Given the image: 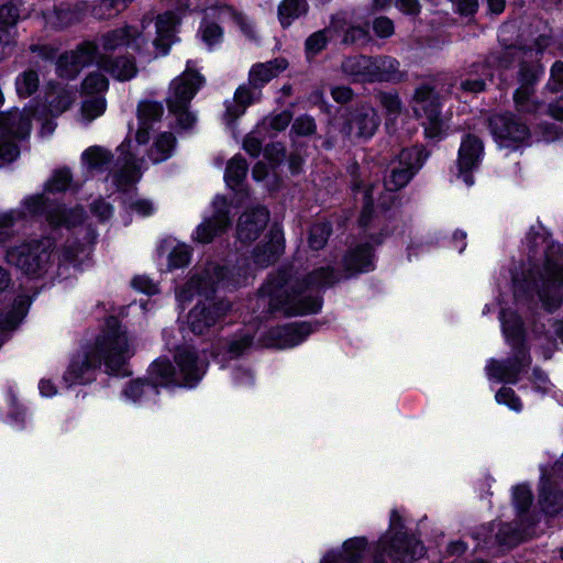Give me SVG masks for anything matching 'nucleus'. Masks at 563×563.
Listing matches in <instances>:
<instances>
[{
    "instance_id": "nucleus-16",
    "label": "nucleus",
    "mask_w": 563,
    "mask_h": 563,
    "mask_svg": "<svg viewBox=\"0 0 563 563\" xmlns=\"http://www.w3.org/2000/svg\"><path fill=\"white\" fill-rule=\"evenodd\" d=\"M380 123L377 111L368 106L362 104L350 112L344 132L350 137L369 139Z\"/></svg>"
},
{
    "instance_id": "nucleus-46",
    "label": "nucleus",
    "mask_w": 563,
    "mask_h": 563,
    "mask_svg": "<svg viewBox=\"0 0 563 563\" xmlns=\"http://www.w3.org/2000/svg\"><path fill=\"white\" fill-rule=\"evenodd\" d=\"M331 234V227L327 223H316L309 232V246L312 250H321L328 242Z\"/></svg>"
},
{
    "instance_id": "nucleus-47",
    "label": "nucleus",
    "mask_w": 563,
    "mask_h": 563,
    "mask_svg": "<svg viewBox=\"0 0 563 563\" xmlns=\"http://www.w3.org/2000/svg\"><path fill=\"white\" fill-rule=\"evenodd\" d=\"M141 177V167L133 155L125 157L124 165L118 174L120 183L132 184Z\"/></svg>"
},
{
    "instance_id": "nucleus-24",
    "label": "nucleus",
    "mask_w": 563,
    "mask_h": 563,
    "mask_svg": "<svg viewBox=\"0 0 563 563\" xmlns=\"http://www.w3.org/2000/svg\"><path fill=\"white\" fill-rule=\"evenodd\" d=\"M98 66L120 81L130 80L137 74L134 59L128 56L111 57L100 55L98 57Z\"/></svg>"
},
{
    "instance_id": "nucleus-39",
    "label": "nucleus",
    "mask_w": 563,
    "mask_h": 563,
    "mask_svg": "<svg viewBox=\"0 0 563 563\" xmlns=\"http://www.w3.org/2000/svg\"><path fill=\"white\" fill-rule=\"evenodd\" d=\"M562 498V493L555 492L549 479L542 482L539 501L545 512L550 515L556 514L561 508Z\"/></svg>"
},
{
    "instance_id": "nucleus-1",
    "label": "nucleus",
    "mask_w": 563,
    "mask_h": 563,
    "mask_svg": "<svg viewBox=\"0 0 563 563\" xmlns=\"http://www.w3.org/2000/svg\"><path fill=\"white\" fill-rule=\"evenodd\" d=\"M339 280V273L330 266L299 276H292L290 269H283L268 280L262 291L269 297L273 311L288 316L316 313L321 308L320 290Z\"/></svg>"
},
{
    "instance_id": "nucleus-27",
    "label": "nucleus",
    "mask_w": 563,
    "mask_h": 563,
    "mask_svg": "<svg viewBox=\"0 0 563 563\" xmlns=\"http://www.w3.org/2000/svg\"><path fill=\"white\" fill-rule=\"evenodd\" d=\"M515 59L520 62V69L518 74V81L520 86L518 88H533L534 84L539 79V76L543 71L542 66L537 60H533L534 58L508 57L503 59V56L500 57V65L503 67H509L510 63Z\"/></svg>"
},
{
    "instance_id": "nucleus-7",
    "label": "nucleus",
    "mask_w": 563,
    "mask_h": 563,
    "mask_svg": "<svg viewBox=\"0 0 563 563\" xmlns=\"http://www.w3.org/2000/svg\"><path fill=\"white\" fill-rule=\"evenodd\" d=\"M411 108L418 119H423L422 125L427 137L440 139L443 136L446 124L441 117L439 97L431 86L423 84L415 89Z\"/></svg>"
},
{
    "instance_id": "nucleus-43",
    "label": "nucleus",
    "mask_w": 563,
    "mask_h": 563,
    "mask_svg": "<svg viewBox=\"0 0 563 563\" xmlns=\"http://www.w3.org/2000/svg\"><path fill=\"white\" fill-rule=\"evenodd\" d=\"M109 86L107 77L100 71L90 73L82 81V92L87 96H102Z\"/></svg>"
},
{
    "instance_id": "nucleus-62",
    "label": "nucleus",
    "mask_w": 563,
    "mask_h": 563,
    "mask_svg": "<svg viewBox=\"0 0 563 563\" xmlns=\"http://www.w3.org/2000/svg\"><path fill=\"white\" fill-rule=\"evenodd\" d=\"M375 187L376 186L372 185L364 192V208H363V211L360 217V224L362 227H366L371 219L374 201L376 200L375 195H374Z\"/></svg>"
},
{
    "instance_id": "nucleus-64",
    "label": "nucleus",
    "mask_w": 563,
    "mask_h": 563,
    "mask_svg": "<svg viewBox=\"0 0 563 563\" xmlns=\"http://www.w3.org/2000/svg\"><path fill=\"white\" fill-rule=\"evenodd\" d=\"M550 90L556 92L563 88V63L555 62L551 68V79L548 84Z\"/></svg>"
},
{
    "instance_id": "nucleus-32",
    "label": "nucleus",
    "mask_w": 563,
    "mask_h": 563,
    "mask_svg": "<svg viewBox=\"0 0 563 563\" xmlns=\"http://www.w3.org/2000/svg\"><path fill=\"white\" fill-rule=\"evenodd\" d=\"M307 11V0H283L278 5L277 15L282 26L288 27L296 19L305 15Z\"/></svg>"
},
{
    "instance_id": "nucleus-57",
    "label": "nucleus",
    "mask_w": 563,
    "mask_h": 563,
    "mask_svg": "<svg viewBox=\"0 0 563 563\" xmlns=\"http://www.w3.org/2000/svg\"><path fill=\"white\" fill-rule=\"evenodd\" d=\"M317 125L314 119L310 115L303 114L295 119L291 131L299 136H308L316 132Z\"/></svg>"
},
{
    "instance_id": "nucleus-28",
    "label": "nucleus",
    "mask_w": 563,
    "mask_h": 563,
    "mask_svg": "<svg viewBox=\"0 0 563 563\" xmlns=\"http://www.w3.org/2000/svg\"><path fill=\"white\" fill-rule=\"evenodd\" d=\"M344 267L351 274L368 272L373 268V254L368 244L351 250L344 257Z\"/></svg>"
},
{
    "instance_id": "nucleus-17",
    "label": "nucleus",
    "mask_w": 563,
    "mask_h": 563,
    "mask_svg": "<svg viewBox=\"0 0 563 563\" xmlns=\"http://www.w3.org/2000/svg\"><path fill=\"white\" fill-rule=\"evenodd\" d=\"M202 84V78L195 71L187 69L175 78L169 86L167 106L169 110L183 109L188 106Z\"/></svg>"
},
{
    "instance_id": "nucleus-14",
    "label": "nucleus",
    "mask_w": 563,
    "mask_h": 563,
    "mask_svg": "<svg viewBox=\"0 0 563 563\" xmlns=\"http://www.w3.org/2000/svg\"><path fill=\"white\" fill-rule=\"evenodd\" d=\"M422 166L421 152L418 148L402 150L396 165L384 180V187L393 192L405 187Z\"/></svg>"
},
{
    "instance_id": "nucleus-59",
    "label": "nucleus",
    "mask_w": 563,
    "mask_h": 563,
    "mask_svg": "<svg viewBox=\"0 0 563 563\" xmlns=\"http://www.w3.org/2000/svg\"><path fill=\"white\" fill-rule=\"evenodd\" d=\"M190 261L188 246L181 244L174 247L168 257L169 267L179 268L186 266Z\"/></svg>"
},
{
    "instance_id": "nucleus-35",
    "label": "nucleus",
    "mask_w": 563,
    "mask_h": 563,
    "mask_svg": "<svg viewBox=\"0 0 563 563\" xmlns=\"http://www.w3.org/2000/svg\"><path fill=\"white\" fill-rule=\"evenodd\" d=\"M81 158L89 169L102 172L109 167L113 156L101 146H91L82 153Z\"/></svg>"
},
{
    "instance_id": "nucleus-56",
    "label": "nucleus",
    "mask_w": 563,
    "mask_h": 563,
    "mask_svg": "<svg viewBox=\"0 0 563 563\" xmlns=\"http://www.w3.org/2000/svg\"><path fill=\"white\" fill-rule=\"evenodd\" d=\"M498 404L508 406L511 410L519 412L522 408L520 398L510 387H501L495 395Z\"/></svg>"
},
{
    "instance_id": "nucleus-40",
    "label": "nucleus",
    "mask_w": 563,
    "mask_h": 563,
    "mask_svg": "<svg viewBox=\"0 0 563 563\" xmlns=\"http://www.w3.org/2000/svg\"><path fill=\"white\" fill-rule=\"evenodd\" d=\"M247 174V163L241 156H234L228 163L225 168V181L231 188H236Z\"/></svg>"
},
{
    "instance_id": "nucleus-63",
    "label": "nucleus",
    "mask_w": 563,
    "mask_h": 563,
    "mask_svg": "<svg viewBox=\"0 0 563 563\" xmlns=\"http://www.w3.org/2000/svg\"><path fill=\"white\" fill-rule=\"evenodd\" d=\"M222 35H223L222 29L213 22H206L201 26L202 40L209 45H212V44L219 42L222 38Z\"/></svg>"
},
{
    "instance_id": "nucleus-44",
    "label": "nucleus",
    "mask_w": 563,
    "mask_h": 563,
    "mask_svg": "<svg viewBox=\"0 0 563 563\" xmlns=\"http://www.w3.org/2000/svg\"><path fill=\"white\" fill-rule=\"evenodd\" d=\"M37 88L38 75L35 70H25L15 79V89L20 97H30L37 90Z\"/></svg>"
},
{
    "instance_id": "nucleus-9",
    "label": "nucleus",
    "mask_w": 563,
    "mask_h": 563,
    "mask_svg": "<svg viewBox=\"0 0 563 563\" xmlns=\"http://www.w3.org/2000/svg\"><path fill=\"white\" fill-rule=\"evenodd\" d=\"M25 209L32 214L45 213L52 227H75L84 220V209H66L62 206H48L43 195L29 197L24 201Z\"/></svg>"
},
{
    "instance_id": "nucleus-33",
    "label": "nucleus",
    "mask_w": 563,
    "mask_h": 563,
    "mask_svg": "<svg viewBox=\"0 0 563 563\" xmlns=\"http://www.w3.org/2000/svg\"><path fill=\"white\" fill-rule=\"evenodd\" d=\"M374 97L384 109L387 120H395L401 114L404 106L396 90H378Z\"/></svg>"
},
{
    "instance_id": "nucleus-12",
    "label": "nucleus",
    "mask_w": 563,
    "mask_h": 563,
    "mask_svg": "<svg viewBox=\"0 0 563 563\" xmlns=\"http://www.w3.org/2000/svg\"><path fill=\"white\" fill-rule=\"evenodd\" d=\"M514 350L511 358L505 361L492 358L488 361L485 367L488 378L510 384L518 382L519 374L530 366L531 358L526 347Z\"/></svg>"
},
{
    "instance_id": "nucleus-61",
    "label": "nucleus",
    "mask_w": 563,
    "mask_h": 563,
    "mask_svg": "<svg viewBox=\"0 0 563 563\" xmlns=\"http://www.w3.org/2000/svg\"><path fill=\"white\" fill-rule=\"evenodd\" d=\"M262 129L260 126L256 130L249 133L243 142V148L252 156L256 157L262 151L263 140L260 137Z\"/></svg>"
},
{
    "instance_id": "nucleus-13",
    "label": "nucleus",
    "mask_w": 563,
    "mask_h": 563,
    "mask_svg": "<svg viewBox=\"0 0 563 563\" xmlns=\"http://www.w3.org/2000/svg\"><path fill=\"white\" fill-rule=\"evenodd\" d=\"M212 214L200 223L194 239L199 243H210L216 236L221 235L231 224L230 203L222 197L217 196L212 202Z\"/></svg>"
},
{
    "instance_id": "nucleus-55",
    "label": "nucleus",
    "mask_w": 563,
    "mask_h": 563,
    "mask_svg": "<svg viewBox=\"0 0 563 563\" xmlns=\"http://www.w3.org/2000/svg\"><path fill=\"white\" fill-rule=\"evenodd\" d=\"M68 57V52L59 56L56 64V71L59 77L65 79H74L80 73L81 67L75 60H65Z\"/></svg>"
},
{
    "instance_id": "nucleus-2",
    "label": "nucleus",
    "mask_w": 563,
    "mask_h": 563,
    "mask_svg": "<svg viewBox=\"0 0 563 563\" xmlns=\"http://www.w3.org/2000/svg\"><path fill=\"white\" fill-rule=\"evenodd\" d=\"M134 353L125 331L119 320L110 317L106 321L102 333L96 341L91 352H80L74 355L64 379L69 385L86 384L95 379V374L103 362L109 373H118L123 364Z\"/></svg>"
},
{
    "instance_id": "nucleus-60",
    "label": "nucleus",
    "mask_w": 563,
    "mask_h": 563,
    "mask_svg": "<svg viewBox=\"0 0 563 563\" xmlns=\"http://www.w3.org/2000/svg\"><path fill=\"white\" fill-rule=\"evenodd\" d=\"M532 501V494L527 486H517L514 489V504L519 512H526Z\"/></svg>"
},
{
    "instance_id": "nucleus-53",
    "label": "nucleus",
    "mask_w": 563,
    "mask_h": 563,
    "mask_svg": "<svg viewBox=\"0 0 563 563\" xmlns=\"http://www.w3.org/2000/svg\"><path fill=\"white\" fill-rule=\"evenodd\" d=\"M253 336L250 334H242L227 341L224 347L231 357H238L242 355L252 344Z\"/></svg>"
},
{
    "instance_id": "nucleus-15",
    "label": "nucleus",
    "mask_w": 563,
    "mask_h": 563,
    "mask_svg": "<svg viewBox=\"0 0 563 563\" xmlns=\"http://www.w3.org/2000/svg\"><path fill=\"white\" fill-rule=\"evenodd\" d=\"M228 301L198 302L188 313L187 323L195 334H203L214 327L230 310Z\"/></svg>"
},
{
    "instance_id": "nucleus-10",
    "label": "nucleus",
    "mask_w": 563,
    "mask_h": 563,
    "mask_svg": "<svg viewBox=\"0 0 563 563\" xmlns=\"http://www.w3.org/2000/svg\"><path fill=\"white\" fill-rule=\"evenodd\" d=\"M488 126L500 146L510 147L525 143L530 132L526 124L521 123L512 113L492 115Z\"/></svg>"
},
{
    "instance_id": "nucleus-36",
    "label": "nucleus",
    "mask_w": 563,
    "mask_h": 563,
    "mask_svg": "<svg viewBox=\"0 0 563 563\" xmlns=\"http://www.w3.org/2000/svg\"><path fill=\"white\" fill-rule=\"evenodd\" d=\"M219 19L232 21L249 38L256 40V32L252 21L242 12L229 5H222L219 8Z\"/></svg>"
},
{
    "instance_id": "nucleus-21",
    "label": "nucleus",
    "mask_w": 563,
    "mask_h": 563,
    "mask_svg": "<svg viewBox=\"0 0 563 563\" xmlns=\"http://www.w3.org/2000/svg\"><path fill=\"white\" fill-rule=\"evenodd\" d=\"M268 222V211L264 207L245 210L239 218L236 235L241 242L256 240Z\"/></svg>"
},
{
    "instance_id": "nucleus-45",
    "label": "nucleus",
    "mask_w": 563,
    "mask_h": 563,
    "mask_svg": "<svg viewBox=\"0 0 563 563\" xmlns=\"http://www.w3.org/2000/svg\"><path fill=\"white\" fill-rule=\"evenodd\" d=\"M107 107V102L103 96H90L87 98L81 106V114L88 121L100 117Z\"/></svg>"
},
{
    "instance_id": "nucleus-19",
    "label": "nucleus",
    "mask_w": 563,
    "mask_h": 563,
    "mask_svg": "<svg viewBox=\"0 0 563 563\" xmlns=\"http://www.w3.org/2000/svg\"><path fill=\"white\" fill-rule=\"evenodd\" d=\"M311 331V325L303 322L277 327L268 331L265 345L277 349L292 347L301 343Z\"/></svg>"
},
{
    "instance_id": "nucleus-8",
    "label": "nucleus",
    "mask_w": 563,
    "mask_h": 563,
    "mask_svg": "<svg viewBox=\"0 0 563 563\" xmlns=\"http://www.w3.org/2000/svg\"><path fill=\"white\" fill-rule=\"evenodd\" d=\"M53 243L49 239L23 243L8 251V262L30 276H40L51 261Z\"/></svg>"
},
{
    "instance_id": "nucleus-49",
    "label": "nucleus",
    "mask_w": 563,
    "mask_h": 563,
    "mask_svg": "<svg viewBox=\"0 0 563 563\" xmlns=\"http://www.w3.org/2000/svg\"><path fill=\"white\" fill-rule=\"evenodd\" d=\"M156 393L157 389L155 388V386L148 383H144L140 379L130 382L123 390L124 396L131 399L132 401L140 400L144 395Z\"/></svg>"
},
{
    "instance_id": "nucleus-18",
    "label": "nucleus",
    "mask_w": 563,
    "mask_h": 563,
    "mask_svg": "<svg viewBox=\"0 0 563 563\" xmlns=\"http://www.w3.org/2000/svg\"><path fill=\"white\" fill-rule=\"evenodd\" d=\"M533 29L534 32H531V35L537 34L532 37L533 44L526 46H509L503 52V59L508 57H530L538 59L545 48L552 45V30L548 26L547 22L537 20L533 24Z\"/></svg>"
},
{
    "instance_id": "nucleus-48",
    "label": "nucleus",
    "mask_w": 563,
    "mask_h": 563,
    "mask_svg": "<svg viewBox=\"0 0 563 563\" xmlns=\"http://www.w3.org/2000/svg\"><path fill=\"white\" fill-rule=\"evenodd\" d=\"M71 180V174L68 168H60L54 172L47 180L45 188L49 192H59L68 188Z\"/></svg>"
},
{
    "instance_id": "nucleus-31",
    "label": "nucleus",
    "mask_w": 563,
    "mask_h": 563,
    "mask_svg": "<svg viewBox=\"0 0 563 563\" xmlns=\"http://www.w3.org/2000/svg\"><path fill=\"white\" fill-rule=\"evenodd\" d=\"M176 148V137L170 132L161 133L154 141L148 157L154 164H159L173 156Z\"/></svg>"
},
{
    "instance_id": "nucleus-38",
    "label": "nucleus",
    "mask_w": 563,
    "mask_h": 563,
    "mask_svg": "<svg viewBox=\"0 0 563 563\" xmlns=\"http://www.w3.org/2000/svg\"><path fill=\"white\" fill-rule=\"evenodd\" d=\"M98 51L99 46L97 43L86 41L79 44L76 49L68 52V57L65 60H75L82 69L96 59L98 60Z\"/></svg>"
},
{
    "instance_id": "nucleus-30",
    "label": "nucleus",
    "mask_w": 563,
    "mask_h": 563,
    "mask_svg": "<svg viewBox=\"0 0 563 563\" xmlns=\"http://www.w3.org/2000/svg\"><path fill=\"white\" fill-rule=\"evenodd\" d=\"M364 538H354L346 541L340 554H329L324 563H358L366 548Z\"/></svg>"
},
{
    "instance_id": "nucleus-6",
    "label": "nucleus",
    "mask_w": 563,
    "mask_h": 563,
    "mask_svg": "<svg viewBox=\"0 0 563 563\" xmlns=\"http://www.w3.org/2000/svg\"><path fill=\"white\" fill-rule=\"evenodd\" d=\"M246 275L240 269H229L217 264H209L206 268L195 273L187 284L177 292L180 302L190 301L195 294L207 299L219 288H235L246 282Z\"/></svg>"
},
{
    "instance_id": "nucleus-34",
    "label": "nucleus",
    "mask_w": 563,
    "mask_h": 563,
    "mask_svg": "<svg viewBox=\"0 0 563 563\" xmlns=\"http://www.w3.org/2000/svg\"><path fill=\"white\" fill-rule=\"evenodd\" d=\"M468 78L460 82V88L467 92H481L485 89V78L490 77L489 68L485 64H474L467 73Z\"/></svg>"
},
{
    "instance_id": "nucleus-37",
    "label": "nucleus",
    "mask_w": 563,
    "mask_h": 563,
    "mask_svg": "<svg viewBox=\"0 0 563 563\" xmlns=\"http://www.w3.org/2000/svg\"><path fill=\"white\" fill-rule=\"evenodd\" d=\"M533 88H517L514 93L516 110L523 114H534L539 111L542 103L533 98Z\"/></svg>"
},
{
    "instance_id": "nucleus-26",
    "label": "nucleus",
    "mask_w": 563,
    "mask_h": 563,
    "mask_svg": "<svg viewBox=\"0 0 563 563\" xmlns=\"http://www.w3.org/2000/svg\"><path fill=\"white\" fill-rule=\"evenodd\" d=\"M284 252L283 234L278 230H272L268 240L254 250V263L258 267H266L273 264Z\"/></svg>"
},
{
    "instance_id": "nucleus-4",
    "label": "nucleus",
    "mask_w": 563,
    "mask_h": 563,
    "mask_svg": "<svg viewBox=\"0 0 563 563\" xmlns=\"http://www.w3.org/2000/svg\"><path fill=\"white\" fill-rule=\"evenodd\" d=\"M176 363L179 372H176L173 364L166 360H157L151 366V376L153 386H188L196 385L202 377L207 368V362L199 358L197 354L189 350L179 351L176 355Z\"/></svg>"
},
{
    "instance_id": "nucleus-22",
    "label": "nucleus",
    "mask_w": 563,
    "mask_h": 563,
    "mask_svg": "<svg viewBox=\"0 0 563 563\" xmlns=\"http://www.w3.org/2000/svg\"><path fill=\"white\" fill-rule=\"evenodd\" d=\"M347 25V20L344 13H338L332 15L330 25L323 30H319L312 33L305 42L306 54L309 58L318 55L322 52L332 37L333 33L343 31Z\"/></svg>"
},
{
    "instance_id": "nucleus-54",
    "label": "nucleus",
    "mask_w": 563,
    "mask_h": 563,
    "mask_svg": "<svg viewBox=\"0 0 563 563\" xmlns=\"http://www.w3.org/2000/svg\"><path fill=\"white\" fill-rule=\"evenodd\" d=\"M496 539L503 545L512 547L522 540V534L510 523H504L500 526Z\"/></svg>"
},
{
    "instance_id": "nucleus-58",
    "label": "nucleus",
    "mask_w": 563,
    "mask_h": 563,
    "mask_svg": "<svg viewBox=\"0 0 563 563\" xmlns=\"http://www.w3.org/2000/svg\"><path fill=\"white\" fill-rule=\"evenodd\" d=\"M23 300H19L18 307L12 311L8 312L5 316H0V330L7 331L13 329L22 319L23 311Z\"/></svg>"
},
{
    "instance_id": "nucleus-51",
    "label": "nucleus",
    "mask_w": 563,
    "mask_h": 563,
    "mask_svg": "<svg viewBox=\"0 0 563 563\" xmlns=\"http://www.w3.org/2000/svg\"><path fill=\"white\" fill-rule=\"evenodd\" d=\"M291 118L292 115L289 111H283L280 113L264 118L258 126L262 130L271 129L275 132H280L289 125Z\"/></svg>"
},
{
    "instance_id": "nucleus-29",
    "label": "nucleus",
    "mask_w": 563,
    "mask_h": 563,
    "mask_svg": "<svg viewBox=\"0 0 563 563\" xmlns=\"http://www.w3.org/2000/svg\"><path fill=\"white\" fill-rule=\"evenodd\" d=\"M500 321L504 334L514 349L525 347V331L522 321L519 316L512 311L503 310L500 312Z\"/></svg>"
},
{
    "instance_id": "nucleus-23",
    "label": "nucleus",
    "mask_w": 563,
    "mask_h": 563,
    "mask_svg": "<svg viewBox=\"0 0 563 563\" xmlns=\"http://www.w3.org/2000/svg\"><path fill=\"white\" fill-rule=\"evenodd\" d=\"M262 97V91L257 87L247 85H241L235 93L232 101H228L225 106L224 119L228 123H232L240 118L245 109L252 103L258 101Z\"/></svg>"
},
{
    "instance_id": "nucleus-50",
    "label": "nucleus",
    "mask_w": 563,
    "mask_h": 563,
    "mask_svg": "<svg viewBox=\"0 0 563 563\" xmlns=\"http://www.w3.org/2000/svg\"><path fill=\"white\" fill-rule=\"evenodd\" d=\"M76 100V90L63 88L56 97L51 101V109L53 112L63 113L68 110Z\"/></svg>"
},
{
    "instance_id": "nucleus-42",
    "label": "nucleus",
    "mask_w": 563,
    "mask_h": 563,
    "mask_svg": "<svg viewBox=\"0 0 563 563\" xmlns=\"http://www.w3.org/2000/svg\"><path fill=\"white\" fill-rule=\"evenodd\" d=\"M164 113V108L161 102L144 100L137 106V119L142 125H151L159 121Z\"/></svg>"
},
{
    "instance_id": "nucleus-25",
    "label": "nucleus",
    "mask_w": 563,
    "mask_h": 563,
    "mask_svg": "<svg viewBox=\"0 0 563 563\" xmlns=\"http://www.w3.org/2000/svg\"><path fill=\"white\" fill-rule=\"evenodd\" d=\"M288 67L285 58H275L266 63L254 64L249 71L250 86L257 87L260 90L273 78L277 77Z\"/></svg>"
},
{
    "instance_id": "nucleus-20",
    "label": "nucleus",
    "mask_w": 563,
    "mask_h": 563,
    "mask_svg": "<svg viewBox=\"0 0 563 563\" xmlns=\"http://www.w3.org/2000/svg\"><path fill=\"white\" fill-rule=\"evenodd\" d=\"M483 154L484 145L479 137L467 134L462 140L457 163L463 181L468 186L473 184V177L468 172L478 166Z\"/></svg>"
},
{
    "instance_id": "nucleus-3",
    "label": "nucleus",
    "mask_w": 563,
    "mask_h": 563,
    "mask_svg": "<svg viewBox=\"0 0 563 563\" xmlns=\"http://www.w3.org/2000/svg\"><path fill=\"white\" fill-rule=\"evenodd\" d=\"M176 22V15L172 12L158 15L155 22L156 35L151 46L146 44L147 34L144 33L146 27L144 24L141 32L128 24L107 31L97 37L98 46L104 53H111L132 45L137 53L146 55L148 59L157 58L166 55L174 43Z\"/></svg>"
},
{
    "instance_id": "nucleus-52",
    "label": "nucleus",
    "mask_w": 563,
    "mask_h": 563,
    "mask_svg": "<svg viewBox=\"0 0 563 563\" xmlns=\"http://www.w3.org/2000/svg\"><path fill=\"white\" fill-rule=\"evenodd\" d=\"M368 41V30L361 25H350L342 38V43L349 45H365Z\"/></svg>"
},
{
    "instance_id": "nucleus-41",
    "label": "nucleus",
    "mask_w": 563,
    "mask_h": 563,
    "mask_svg": "<svg viewBox=\"0 0 563 563\" xmlns=\"http://www.w3.org/2000/svg\"><path fill=\"white\" fill-rule=\"evenodd\" d=\"M19 18L20 11L14 3L9 2L0 7V44L9 43L3 35H9L10 29L15 26Z\"/></svg>"
},
{
    "instance_id": "nucleus-5",
    "label": "nucleus",
    "mask_w": 563,
    "mask_h": 563,
    "mask_svg": "<svg viewBox=\"0 0 563 563\" xmlns=\"http://www.w3.org/2000/svg\"><path fill=\"white\" fill-rule=\"evenodd\" d=\"M341 68L358 82H399L405 77L399 62L387 55L350 56L342 62Z\"/></svg>"
},
{
    "instance_id": "nucleus-11",
    "label": "nucleus",
    "mask_w": 563,
    "mask_h": 563,
    "mask_svg": "<svg viewBox=\"0 0 563 563\" xmlns=\"http://www.w3.org/2000/svg\"><path fill=\"white\" fill-rule=\"evenodd\" d=\"M540 279L542 285H537L539 298L548 311H553L562 303L563 267L548 258Z\"/></svg>"
}]
</instances>
